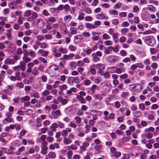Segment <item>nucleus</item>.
Segmentation results:
<instances>
[{"label":"nucleus","instance_id":"21","mask_svg":"<svg viewBox=\"0 0 159 159\" xmlns=\"http://www.w3.org/2000/svg\"><path fill=\"white\" fill-rule=\"evenodd\" d=\"M70 30L72 34H75L77 33L78 29L76 28L71 27H70Z\"/></svg>","mask_w":159,"mask_h":159},{"label":"nucleus","instance_id":"5","mask_svg":"<svg viewBox=\"0 0 159 159\" xmlns=\"http://www.w3.org/2000/svg\"><path fill=\"white\" fill-rule=\"evenodd\" d=\"M36 20L37 21V26L39 28H42L45 25V23L43 20L41 19H37Z\"/></svg>","mask_w":159,"mask_h":159},{"label":"nucleus","instance_id":"60","mask_svg":"<svg viewBox=\"0 0 159 159\" xmlns=\"http://www.w3.org/2000/svg\"><path fill=\"white\" fill-rule=\"evenodd\" d=\"M85 12L88 14H90L92 13V11L91 9L89 7H86L84 9Z\"/></svg>","mask_w":159,"mask_h":159},{"label":"nucleus","instance_id":"17","mask_svg":"<svg viewBox=\"0 0 159 159\" xmlns=\"http://www.w3.org/2000/svg\"><path fill=\"white\" fill-rule=\"evenodd\" d=\"M92 59L94 62H96L100 60V58L98 57L95 54L93 53L92 54Z\"/></svg>","mask_w":159,"mask_h":159},{"label":"nucleus","instance_id":"64","mask_svg":"<svg viewBox=\"0 0 159 159\" xmlns=\"http://www.w3.org/2000/svg\"><path fill=\"white\" fill-rule=\"evenodd\" d=\"M121 6V4L120 3H118L115 4L114 6V8L115 9H118L120 8Z\"/></svg>","mask_w":159,"mask_h":159},{"label":"nucleus","instance_id":"49","mask_svg":"<svg viewBox=\"0 0 159 159\" xmlns=\"http://www.w3.org/2000/svg\"><path fill=\"white\" fill-rule=\"evenodd\" d=\"M48 157L49 158H54L56 157V155L52 152H50L48 154Z\"/></svg>","mask_w":159,"mask_h":159},{"label":"nucleus","instance_id":"29","mask_svg":"<svg viewBox=\"0 0 159 159\" xmlns=\"http://www.w3.org/2000/svg\"><path fill=\"white\" fill-rule=\"evenodd\" d=\"M116 68L115 66H111L107 68V70L111 73H114L115 72Z\"/></svg>","mask_w":159,"mask_h":159},{"label":"nucleus","instance_id":"54","mask_svg":"<svg viewBox=\"0 0 159 159\" xmlns=\"http://www.w3.org/2000/svg\"><path fill=\"white\" fill-rule=\"evenodd\" d=\"M32 74L36 76L39 75V72L36 69H33L32 71Z\"/></svg>","mask_w":159,"mask_h":159},{"label":"nucleus","instance_id":"15","mask_svg":"<svg viewBox=\"0 0 159 159\" xmlns=\"http://www.w3.org/2000/svg\"><path fill=\"white\" fill-rule=\"evenodd\" d=\"M141 17L142 19L144 20H147L149 18V15L146 12L142 13Z\"/></svg>","mask_w":159,"mask_h":159},{"label":"nucleus","instance_id":"56","mask_svg":"<svg viewBox=\"0 0 159 159\" xmlns=\"http://www.w3.org/2000/svg\"><path fill=\"white\" fill-rule=\"evenodd\" d=\"M50 92L48 90H45L43 92L41 93L42 96H48L50 94Z\"/></svg>","mask_w":159,"mask_h":159},{"label":"nucleus","instance_id":"32","mask_svg":"<svg viewBox=\"0 0 159 159\" xmlns=\"http://www.w3.org/2000/svg\"><path fill=\"white\" fill-rule=\"evenodd\" d=\"M86 26L88 29H94L96 28V27L94 25L89 23L86 24Z\"/></svg>","mask_w":159,"mask_h":159},{"label":"nucleus","instance_id":"58","mask_svg":"<svg viewBox=\"0 0 159 159\" xmlns=\"http://www.w3.org/2000/svg\"><path fill=\"white\" fill-rule=\"evenodd\" d=\"M100 86L102 89H104V88L108 86V84L106 82H104L100 84Z\"/></svg>","mask_w":159,"mask_h":159},{"label":"nucleus","instance_id":"57","mask_svg":"<svg viewBox=\"0 0 159 159\" xmlns=\"http://www.w3.org/2000/svg\"><path fill=\"white\" fill-rule=\"evenodd\" d=\"M38 59L39 61L43 62V63H46L47 62V60L43 57H39Z\"/></svg>","mask_w":159,"mask_h":159},{"label":"nucleus","instance_id":"4","mask_svg":"<svg viewBox=\"0 0 159 159\" xmlns=\"http://www.w3.org/2000/svg\"><path fill=\"white\" fill-rule=\"evenodd\" d=\"M75 40L77 43H81L84 41V39L81 34L75 35L74 37Z\"/></svg>","mask_w":159,"mask_h":159},{"label":"nucleus","instance_id":"2","mask_svg":"<svg viewBox=\"0 0 159 159\" xmlns=\"http://www.w3.org/2000/svg\"><path fill=\"white\" fill-rule=\"evenodd\" d=\"M6 89L3 90L4 93L8 94H10L11 92L10 91L13 90L14 89V87L12 85H8L6 87Z\"/></svg>","mask_w":159,"mask_h":159},{"label":"nucleus","instance_id":"62","mask_svg":"<svg viewBox=\"0 0 159 159\" xmlns=\"http://www.w3.org/2000/svg\"><path fill=\"white\" fill-rule=\"evenodd\" d=\"M104 43L106 46H109L112 45V42L110 40H106L104 41Z\"/></svg>","mask_w":159,"mask_h":159},{"label":"nucleus","instance_id":"31","mask_svg":"<svg viewBox=\"0 0 159 159\" xmlns=\"http://www.w3.org/2000/svg\"><path fill=\"white\" fill-rule=\"evenodd\" d=\"M79 15L78 16V20H82L84 18V13L80 12L78 13Z\"/></svg>","mask_w":159,"mask_h":159},{"label":"nucleus","instance_id":"38","mask_svg":"<svg viewBox=\"0 0 159 159\" xmlns=\"http://www.w3.org/2000/svg\"><path fill=\"white\" fill-rule=\"evenodd\" d=\"M109 13L111 15H117L118 14V12L115 10H110L109 11Z\"/></svg>","mask_w":159,"mask_h":159},{"label":"nucleus","instance_id":"12","mask_svg":"<svg viewBox=\"0 0 159 159\" xmlns=\"http://www.w3.org/2000/svg\"><path fill=\"white\" fill-rule=\"evenodd\" d=\"M52 118L54 119H57L58 118V116L61 115L60 111L59 110H56L54 112H52Z\"/></svg>","mask_w":159,"mask_h":159},{"label":"nucleus","instance_id":"26","mask_svg":"<svg viewBox=\"0 0 159 159\" xmlns=\"http://www.w3.org/2000/svg\"><path fill=\"white\" fill-rule=\"evenodd\" d=\"M77 99L82 103H85V100L84 98L81 95H78L76 96Z\"/></svg>","mask_w":159,"mask_h":159},{"label":"nucleus","instance_id":"36","mask_svg":"<svg viewBox=\"0 0 159 159\" xmlns=\"http://www.w3.org/2000/svg\"><path fill=\"white\" fill-rule=\"evenodd\" d=\"M154 131V128L152 127H150L148 128H146L144 130V131L145 133H147L148 132H150L149 131L153 132Z\"/></svg>","mask_w":159,"mask_h":159},{"label":"nucleus","instance_id":"33","mask_svg":"<svg viewBox=\"0 0 159 159\" xmlns=\"http://www.w3.org/2000/svg\"><path fill=\"white\" fill-rule=\"evenodd\" d=\"M1 150L4 153H7V154L11 153V152L12 151H11L9 149L7 148H2Z\"/></svg>","mask_w":159,"mask_h":159},{"label":"nucleus","instance_id":"48","mask_svg":"<svg viewBox=\"0 0 159 159\" xmlns=\"http://www.w3.org/2000/svg\"><path fill=\"white\" fill-rule=\"evenodd\" d=\"M129 30L127 28H123L121 30V33L123 35L125 34Z\"/></svg>","mask_w":159,"mask_h":159},{"label":"nucleus","instance_id":"8","mask_svg":"<svg viewBox=\"0 0 159 159\" xmlns=\"http://www.w3.org/2000/svg\"><path fill=\"white\" fill-rule=\"evenodd\" d=\"M77 80H78V78L77 77L74 78L73 77H69L67 79V83L69 84H72L75 81V83H77Z\"/></svg>","mask_w":159,"mask_h":159},{"label":"nucleus","instance_id":"47","mask_svg":"<svg viewBox=\"0 0 159 159\" xmlns=\"http://www.w3.org/2000/svg\"><path fill=\"white\" fill-rule=\"evenodd\" d=\"M31 14L30 11V10H27L25 11L24 13V16L26 17H29Z\"/></svg>","mask_w":159,"mask_h":159},{"label":"nucleus","instance_id":"22","mask_svg":"<svg viewBox=\"0 0 159 159\" xmlns=\"http://www.w3.org/2000/svg\"><path fill=\"white\" fill-rule=\"evenodd\" d=\"M8 5L9 7L12 9H15L17 7L16 3L15 2H10L9 3Z\"/></svg>","mask_w":159,"mask_h":159},{"label":"nucleus","instance_id":"59","mask_svg":"<svg viewBox=\"0 0 159 159\" xmlns=\"http://www.w3.org/2000/svg\"><path fill=\"white\" fill-rule=\"evenodd\" d=\"M139 109L142 111H144L145 109V106L144 104L143 103L139 104Z\"/></svg>","mask_w":159,"mask_h":159},{"label":"nucleus","instance_id":"10","mask_svg":"<svg viewBox=\"0 0 159 159\" xmlns=\"http://www.w3.org/2000/svg\"><path fill=\"white\" fill-rule=\"evenodd\" d=\"M148 10L150 11H155V8L153 5H148V7H145L143 8V11H146L147 10Z\"/></svg>","mask_w":159,"mask_h":159},{"label":"nucleus","instance_id":"28","mask_svg":"<svg viewBox=\"0 0 159 159\" xmlns=\"http://www.w3.org/2000/svg\"><path fill=\"white\" fill-rule=\"evenodd\" d=\"M56 19L55 17L53 16H50L48 18L47 22L48 23L49 22L52 23H54L56 21Z\"/></svg>","mask_w":159,"mask_h":159},{"label":"nucleus","instance_id":"63","mask_svg":"<svg viewBox=\"0 0 159 159\" xmlns=\"http://www.w3.org/2000/svg\"><path fill=\"white\" fill-rule=\"evenodd\" d=\"M76 63V65L80 66H83L84 64V62L82 61H78Z\"/></svg>","mask_w":159,"mask_h":159},{"label":"nucleus","instance_id":"61","mask_svg":"<svg viewBox=\"0 0 159 159\" xmlns=\"http://www.w3.org/2000/svg\"><path fill=\"white\" fill-rule=\"evenodd\" d=\"M75 120L77 123L80 124L81 122V119L78 116L75 117Z\"/></svg>","mask_w":159,"mask_h":159},{"label":"nucleus","instance_id":"40","mask_svg":"<svg viewBox=\"0 0 159 159\" xmlns=\"http://www.w3.org/2000/svg\"><path fill=\"white\" fill-rule=\"evenodd\" d=\"M22 59L26 63L30 62L31 61V58L27 57L26 56H24L22 58Z\"/></svg>","mask_w":159,"mask_h":159},{"label":"nucleus","instance_id":"16","mask_svg":"<svg viewBox=\"0 0 159 159\" xmlns=\"http://www.w3.org/2000/svg\"><path fill=\"white\" fill-rule=\"evenodd\" d=\"M58 127L57 124L56 123H54L52 124L51 126L50 127V129L52 131L54 132L56 131V128Z\"/></svg>","mask_w":159,"mask_h":159},{"label":"nucleus","instance_id":"1","mask_svg":"<svg viewBox=\"0 0 159 159\" xmlns=\"http://www.w3.org/2000/svg\"><path fill=\"white\" fill-rule=\"evenodd\" d=\"M144 41L148 45L153 46L155 44V42L153 38L151 36L146 37Z\"/></svg>","mask_w":159,"mask_h":159},{"label":"nucleus","instance_id":"42","mask_svg":"<svg viewBox=\"0 0 159 159\" xmlns=\"http://www.w3.org/2000/svg\"><path fill=\"white\" fill-rule=\"evenodd\" d=\"M71 16L69 15L65 16L64 17V20L65 21L68 22L70 21L71 19Z\"/></svg>","mask_w":159,"mask_h":159},{"label":"nucleus","instance_id":"37","mask_svg":"<svg viewBox=\"0 0 159 159\" xmlns=\"http://www.w3.org/2000/svg\"><path fill=\"white\" fill-rule=\"evenodd\" d=\"M104 15L103 14L100 13L96 16V18L98 19L103 20L104 19Z\"/></svg>","mask_w":159,"mask_h":159},{"label":"nucleus","instance_id":"7","mask_svg":"<svg viewBox=\"0 0 159 159\" xmlns=\"http://www.w3.org/2000/svg\"><path fill=\"white\" fill-rule=\"evenodd\" d=\"M96 67L95 64L91 65L89 68V70L88 71L89 73L93 75H95L96 72Z\"/></svg>","mask_w":159,"mask_h":159},{"label":"nucleus","instance_id":"52","mask_svg":"<svg viewBox=\"0 0 159 159\" xmlns=\"http://www.w3.org/2000/svg\"><path fill=\"white\" fill-rule=\"evenodd\" d=\"M50 12L52 14H55L58 11L57 9L55 8H52L50 9Z\"/></svg>","mask_w":159,"mask_h":159},{"label":"nucleus","instance_id":"55","mask_svg":"<svg viewBox=\"0 0 159 159\" xmlns=\"http://www.w3.org/2000/svg\"><path fill=\"white\" fill-rule=\"evenodd\" d=\"M12 121V119L10 117L6 118L3 120V122L6 123V122H11Z\"/></svg>","mask_w":159,"mask_h":159},{"label":"nucleus","instance_id":"3","mask_svg":"<svg viewBox=\"0 0 159 159\" xmlns=\"http://www.w3.org/2000/svg\"><path fill=\"white\" fill-rule=\"evenodd\" d=\"M47 144L48 143L47 142H44L43 144H42L41 146V153L43 155H45L47 153L46 151L48 149V148L46 145H47Z\"/></svg>","mask_w":159,"mask_h":159},{"label":"nucleus","instance_id":"18","mask_svg":"<svg viewBox=\"0 0 159 159\" xmlns=\"http://www.w3.org/2000/svg\"><path fill=\"white\" fill-rule=\"evenodd\" d=\"M72 142V141L71 139H70L66 137L63 138V143L65 145L70 144Z\"/></svg>","mask_w":159,"mask_h":159},{"label":"nucleus","instance_id":"9","mask_svg":"<svg viewBox=\"0 0 159 159\" xmlns=\"http://www.w3.org/2000/svg\"><path fill=\"white\" fill-rule=\"evenodd\" d=\"M118 59V57L116 56H110L108 57V60L111 63L116 61Z\"/></svg>","mask_w":159,"mask_h":159},{"label":"nucleus","instance_id":"45","mask_svg":"<svg viewBox=\"0 0 159 159\" xmlns=\"http://www.w3.org/2000/svg\"><path fill=\"white\" fill-rule=\"evenodd\" d=\"M69 65L71 68L75 67L77 66L76 63L75 61L70 62Z\"/></svg>","mask_w":159,"mask_h":159},{"label":"nucleus","instance_id":"50","mask_svg":"<svg viewBox=\"0 0 159 159\" xmlns=\"http://www.w3.org/2000/svg\"><path fill=\"white\" fill-rule=\"evenodd\" d=\"M147 138L148 139H150L153 137V134L150 132H148L146 135Z\"/></svg>","mask_w":159,"mask_h":159},{"label":"nucleus","instance_id":"19","mask_svg":"<svg viewBox=\"0 0 159 159\" xmlns=\"http://www.w3.org/2000/svg\"><path fill=\"white\" fill-rule=\"evenodd\" d=\"M61 33L63 32L65 34H66L67 31V28L66 25L63 24L61 26Z\"/></svg>","mask_w":159,"mask_h":159},{"label":"nucleus","instance_id":"30","mask_svg":"<svg viewBox=\"0 0 159 159\" xmlns=\"http://www.w3.org/2000/svg\"><path fill=\"white\" fill-rule=\"evenodd\" d=\"M30 96L32 97H33L36 98H38L40 97L39 93L36 92L32 93L30 94Z\"/></svg>","mask_w":159,"mask_h":159},{"label":"nucleus","instance_id":"25","mask_svg":"<svg viewBox=\"0 0 159 159\" xmlns=\"http://www.w3.org/2000/svg\"><path fill=\"white\" fill-rule=\"evenodd\" d=\"M58 51L63 54H65L67 53V50L66 48L62 47H60L58 50Z\"/></svg>","mask_w":159,"mask_h":159},{"label":"nucleus","instance_id":"39","mask_svg":"<svg viewBox=\"0 0 159 159\" xmlns=\"http://www.w3.org/2000/svg\"><path fill=\"white\" fill-rule=\"evenodd\" d=\"M135 84H130L129 87V89L131 91L135 92Z\"/></svg>","mask_w":159,"mask_h":159},{"label":"nucleus","instance_id":"35","mask_svg":"<svg viewBox=\"0 0 159 159\" xmlns=\"http://www.w3.org/2000/svg\"><path fill=\"white\" fill-rule=\"evenodd\" d=\"M128 94L129 93L127 92H123L121 93L120 95V96L121 98L126 99L128 97Z\"/></svg>","mask_w":159,"mask_h":159},{"label":"nucleus","instance_id":"23","mask_svg":"<svg viewBox=\"0 0 159 159\" xmlns=\"http://www.w3.org/2000/svg\"><path fill=\"white\" fill-rule=\"evenodd\" d=\"M30 99V97L28 95L22 97L20 98V101L21 102H24L25 101H28Z\"/></svg>","mask_w":159,"mask_h":159},{"label":"nucleus","instance_id":"43","mask_svg":"<svg viewBox=\"0 0 159 159\" xmlns=\"http://www.w3.org/2000/svg\"><path fill=\"white\" fill-rule=\"evenodd\" d=\"M69 50L71 51H75L76 50V47L72 44H70L69 45Z\"/></svg>","mask_w":159,"mask_h":159},{"label":"nucleus","instance_id":"27","mask_svg":"<svg viewBox=\"0 0 159 159\" xmlns=\"http://www.w3.org/2000/svg\"><path fill=\"white\" fill-rule=\"evenodd\" d=\"M133 115L135 117H140L142 116V113L140 111H136L133 112Z\"/></svg>","mask_w":159,"mask_h":159},{"label":"nucleus","instance_id":"6","mask_svg":"<svg viewBox=\"0 0 159 159\" xmlns=\"http://www.w3.org/2000/svg\"><path fill=\"white\" fill-rule=\"evenodd\" d=\"M46 139V136L45 135H43L40 137L37 138L36 141L39 143H41L42 144H43L44 142H46L45 141Z\"/></svg>","mask_w":159,"mask_h":159},{"label":"nucleus","instance_id":"41","mask_svg":"<svg viewBox=\"0 0 159 159\" xmlns=\"http://www.w3.org/2000/svg\"><path fill=\"white\" fill-rule=\"evenodd\" d=\"M90 114L93 116H97L98 115V112L97 111L93 110L90 111Z\"/></svg>","mask_w":159,"mask_h":159},{"label":"nucleus","instance_id":"14","mask_svg":"<svg viewBox=\"0 0 159 159\" xmlns=\"http://www.w3.org/2000/svg\"><path fill=\"white\" fill-rule=\"evenodd\" d=\"M143 89V86L139 84H135V92H141Z\"/></svg>","mask_w":159,"mask_h":159},{"label":"nucleus","instance_id":"44","mask_svg":"<svg viewBox=\"0 0 159 159\" xmlns=\"http://www.w3.org/2000/svg\"><path fill=\"white\" fill-rule=\"evenodd\" d=\"M139 7L137 5H134L133 7V12L135 13H137L139 12Z\"/></svg>","mask_w":159,"mask_h":159},{"label":"nucleus","instance_id":"51","mask_svg":"<svg viewBox=\"0 0 159 159\" xmlns=\"http://www.w3.org/2000/svg\"><path fill=\"white\" fill-rule=\"evenodd\" d=\"M68 126L74 129L77 127L75 123L73 122H70L69 123L68 125Z\"/></svg>","mask_w":159,"mask_h":159},{"label":"nucleus","instance_id":"46","mask_svg":"<svg viewBox=\"0 0 159 159\" xmlns=\"http://www.w3.org/2000/svg\"><path fill=\"white\" fill-rule=\"evenodd\" d=\"M73 152L72 151H69L67 153V158L68 159H72V156Z\"/></svg>","mask_w":159,"mask_h":159},{"label":"nucleus","instance_id":"53","mask_svg":"<svg viewBox=\"0 0 159 159\" xmlns=\"http://www.w3.org/2000/svg\"><path fill=\"white\" fill-rule=\"evenodd\" d=\"M100 38V37L99 35H98L96 36H93L92 37V39L93 41H96L99 39Z\"/></svg>","mask_w":159,"mask_h":159},{"label":"nucleus","instance_id":"11","mask_svg":"<svg viewBox=\"0 0 159 159\" xmlns=\"http://www.w3.org/2000/svg\"><path fill=\"white\" fill-rule=\"evenodd\" d=\"M38 53L40 54L42 56L45 57L48 56V52L43 49H40L38 50Z\"/></svg>","mask_w":159,"mask_h":159},{"label":"nucleus","instance_id":"34","mask_svg":"<svg viewBox=\"0 0 159 159\" xmlns=\"http://www.w3.org/2000/svg\"><path fill=\"white\" fill-rule=\"evenodd\" d=\"M40 47L43 49H46L48 48V45L45 42H42L40 43Z\"/></svg>","mask_w":159,"mask_h":159},{"label":"nucleus","instance_id":"20","mask_svg":"<svg viewBox=\"0 0 159 159\" xmlns=\"http://www.w3.org/2000/svg\"><path fill=\"white\" fill-rule=\"evenodd\" d=\"M95 66L96 68L99 70H104L105 67L104 65L101 63L98 64Z\"/></svg>","mask_w":159,"mask_h":159},{"label":"nucleus","instance_id":"13","mask_svg":"<svg viewBox=\"0 0 159 159\" xmlns=\"http://www.w3.org/2000/svg\"><path fill=\"white\" fill-rule=\"evenodd\" d=\"M15 63V61L13 59L7 58L4 61V63L7 65L13 64Z\"/></svg>","mask_w":159,"mask_h":159},{"label":"nucleus","instance_id":"24","mask_svg":"<svg viewBox=\"0 0 159 159\" xmlns=\"http://www.w3.org/2000/svg\"><path fill=\"white\" fill-rule=\"evenodd\" d=\"M25 150V148L24 146H22L20 147L18 149V151L16 152V154L17 155H20L21 152H22Z\"/></svg>","mask_w":159,"mask_h":159}]
</instances>
